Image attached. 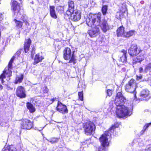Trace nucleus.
<instances>
[{"label":"nucleus","mask_w":151,"mask_h":151,"mask_svg":"<svg viewBox=\"0 0 151 151\" xmlns=\"http://www.w3.org/2000/svg\"><path fill=\"white\" fill-rule=\"evenodd\" d=\"M92 29L88 31V34L91 37H95L98 35L100 33L99 27L96 26L92 27Z\"/></svg>","instance_id":"obj_13"},{"label":"nucleus","mask_w":151,"mask_h":151,"mask_svg":"<svg viewBox=\"0 0 151 151\" xmlns=\"http://www.w3.org/2000/svg\"><path fill=\"white\" fill-rule=\"evenodd\" d=\"M145 151H151V145H148L147 146Z\"/></svg>","instance_id":"obj_39"},{"label":"nucleus","mask_w":151,"mask_h":151,"mask_svg":"<svg viewBox=\"0 0 151 151\" xmlns=\"http://www.w3.org/2000/svg\"><path fill=\"white\" fill-rule=\"evenodd\" d=\"M140 3L142 4H143L144 3V1H140Z\"/></svg>","instance_id":"obj_49"},{"label":"nucleus","mask_w":151,"mask_h":151,"mask_svg":"<svg viewBox=\"0 0 151 151\" xmlns=\"http://www.w3.org/2000/svg\"><path fill=\"white\" fill-rule=\"evenodd\" d=\"M80 12L78 10H75L71 15V19L74 21L79 20L81 19Z\"/></svg>","instance_id":"obj_15"},{"label":"nucleus","mask_w":151,"mask_h":151,"mask_svg":"<svg viewBox=\"0 0 151 151\" xmlns=\"http://www.w3.org/2000/svg\"><path fill=\"white\" fill-rule=\"evenodd\" d=\"M21 1V0H19ZM20 6L19 3L13 0H12L11 9L14 12V15L17 12L18 13L20 9Z\"/></svg>","instance_id":"obj_11"},{"label":"nucleus","mask_w":151,"mask_h":151,"mask_svg":"<svg viewBox=\"0 0 151 151\" xmlns=\"http://www.w3.org/2000/svg\"><path fill=\"white\" fill-rule=\"evenodd\" d=\"M58 140V139L54 137L52 138L50 140L47 139L48 142L52 144L57 142Z\"/></svg>","instance_id":"obj_34"},{"label":"nucleus","mask_w":151,"mask_h":151,"mask_svg":"<svg viewBox=\"0 0 151 151\" xmlns=\"http://www.w3.org/2000/svg\"><path fill=\"white\" fill-rule=\"evenodd\" d=\"M68 9L71 11H73L74 12L75 10H77L76 8L75 7L74 2L72 1H69L68 2Z\"/></svg>","instance_id":"obj_23"},{"label":"nucleus","mask_w":151,"mask_h":151,"mask_svg":"<svg viewBox=\"0 0 151 151\" xmlns=\"http://www.w3.org/2000/svg\"><path fill=\"white\" fill-rule=\"evenodd\" d=\"M26 106L27 109L29 110L30 112H33L35 111V107L30 103L27 102L26 104Z\"/></svg>","instance_id":"obj_27"},{"label":"nucleus","mask_w":151,"mask_h":151,"mask_svg":"<svg viewBox=\"0 0 151 151\" xmlns=\"http://www.w3.org/2000/svg\"><path fill=\"white\" fill-rule=\"evenodd\" d=\"M23 78L24 75L23 74H20L19 75H17L15 81V83L17 84L19 83H21Z\"/></svg>","instance_id":"obj_26"},{"label":"nucleus","mask_w":151,"mask_h":151,"mask_svg":"<svg viewBox=\"0 0 151 151\" xmlns=\"http://www.w3.org/2000/svg\"><path fill=\"white\" fill-rule=\"evenodd\" d=\"M17 148H18V149H19V148H18L17 146Z\"/></svg>","instance_id":"obj_51"},{"label":"nucleus","mask_w":151,"mask_h":151,"mask_svg":"<svg viewBox=\"0 0 151 151\" xmlns=\"http://www.w3.org/2000/svg\"><path fill=\"white\" fill-rule=\"evenodd\" d=\"M127 9L125 5L122 4L121 7L120 9L119 12L116 13V17L118 19H121L123 17L124 13L127 11Z\"/></svg>","instance_id":"obj_12"},{"label":"nucleus","mask_w":151,"mask_h":151,"mask_svg":"<svg viewBox=\"0 0 151 151\" xmlns=\"http://www.w3.org/2000/svg\"><path fill=\"white\" fill-rule=\"evenodd\" d=\"M124 28L122 26H121L119 27L117 30V35L118 37L122 36L123 35H124Z\"/></svg>","instance_id":"obj_25"},{"label":"nucleus","mask_w":151,"mask_h":151,"mask_svg":"<svg viewBox=\"0 0 151 151\" xmlns=\"http://www.w3.org/2000/svg\"><path fill=\"white\" fill-rule=\"evenodd\" d=\"M140 48L135 44L132 45L128 50L129 55L132 57L137 55L140 52Z\"/></svg>","instance_id":"obj_7"},{"label":"nucleus","mask_w":151,"mask_h":151,"mask_svg":"<svg viewBox=\"0 0 151 151\" xmlns=\"http://www.w3.org/2000/svg\"><path fill=\"white\" fill-rule=\"evenodd\" d=\"M16 93L17 96L20 98H25L26 95L24 88L22 86H19L17 88Z\"/></svg>","instance_id":"obj_8"},{"label":"nucleus","mask_w":151,"mask_h":151,"mask_svg":"<svg viewBox=\"0 0 151 151\" xmlns=\"http://www.w3.org/2000/svg\"><path fill=\"white\" fill-rule=\"evenodd\" d=\"M137 84L133 79H131L125 86V91L128 92L133 93L134 97V100H137L136 89Z\"/></svg>","instance_id":"obj_4"},{"label":"nucleus","mask_w":151,"mask_h":151,"mask_svg":"<svg viewBox=\"0 0 151 151\" xmlns=\"http://www.w3.org/2000/svg\"><path fill=\"white\" fill-rule=\"evenodd\" d=\"M63 58L65 60H68L70 58L69 63H75V57L73 53H72L71 50L69 48L66 47L63 50Z\"/></svg>","instance_id":"obj_6"},{"label":"nucleus","mask_w":151,"mask_h":151,"mask_svg":"<svg viewBox=\"0 0 151 151\" xmlns=\"http://www.w3.org/2000/svg\"><path fill=\"white\" fill-rule=\"evenodd\" d=\"M16 148L12 145L7 146L4 147L3 151H15Z\"/></svg>","instance_id":"obj_28"},{"label":"nucleus","mask_w":151,"mask_h":151,"mask_svg":"<svg viewBox=\"0 0 151 151\" xmlns=\"http://www.w3.org/2000/svg\"><path fill=\"white\" fill-rule=\"evenodd\" d=\"M73 12L74 11H72V12L70 10H69V9H68V10L66 12L65 14V17H67L68 18H71V15L73 13Z\"/></svg>","instance_id":"obj_33"},{"label":"nucleus","mask_w":151,"mask_h":151,"mask_svg":"<svg viewBox=\"0 0 151 151\" xmlns=\"http://www.w3.org/2000/svg\"><path fill=\"white\" fill-rule=\"evenodd\" d=\"M55 7L54 6H50V14L52 17L56 19L57 18V15L55 14Z\"/></svg>","instance_id":"obj_24"},{"label":"nucleus","mask_w":151,"mask_h":151,"mask_svg":"<svg viewBox=\"0 0 151 151\" xmlns=\"http://www.w3.org/2000/svg\"><path fill=\"white\" fill-rule=\"evenodd\" d=\"M83 127L85 134L89 135L92 134L96 129V126L94 123L88 121L83 124Z\"/></svg>","instance_id":"obj_5"},{"label":"nucleus","mask_w":151,"mask_h":151,"mask_svg":"<svg viewBox=\"0 0 151 151\" xmlns=\"http://www.w3.org/2000/svg\"><path fill=\"white\" fill-rule=\"evenodd\" d=\"M57 110L60 113L62 114L67 113L68 111L66 106L63 105L60 102L58 101V105L56 107Z\"/></svg>","instance_id":"obj_10"},{"label":"nucleus","mask_w":151,"mask_h":151,"mask_svg":"<svg viewBox=\"0 0 151 151\" xmlns=\"http://www.w3.org/2000/svg\"><path fill=\"white\" fill-rule=\"evenodd\" d=\"M107 10V6L106 5H104L102 6V12L103 14L104 15L106 14Z\"/></svg>","instance_id":"obj_35"},{"label":"nucleus","mask_w":151,"mask_h":151,"mask_svg":"<svg viewBox=\"0 0 151 151\" xmlns=\"http://www.w3.org/2000/svg\"><path fill=\"white\" fill-rule=\"evenodd\" d=\"M101 14H93V17H95L94 20L95 22V25L96 26L99 27L101 23Z\"/></svg>","instance_id":"obj_17"},{"label":"nucleus","mask_w":151,"mask_h":151,"mask_svg":"<svg viewBox=\"0 0 151 151\" xmlns=\"http://www.w3.org/2000/svg\"><path fill=\"white\" fill-rule=\"evenodd\" d=\"M145 58L143 55L142 54H140L138 56L137 58L134 59L132 63L133 65L137 63H140Z\"/></svg>","instance_id":"obj_21"},{"label":"nucleus","mask_w":151,"mask_h":151,"mask_svg":"<svg viewBox=\"0 0 151 151\" xmlns=\"http://www.w3.org/2000/svg\"><path fill=\"white\" fill-rule=\"evenodd\" d=\"M119 125V124L117 123H116L114 125L111 127L109 131L105 132V133L103 134L100 138V141L103 147L107 146L109 145V137L111 135V133L113 132L114 129L118 127Z\"/></svg>","instance_id":"obj_2"},{"label":"nucleus","mask_w":151,"mask_h":151,"mask_svg":"<svg viewBox=\"0 0 151 151\" xmlns=\"http://www.w3.org/2000/svg\"><path fill=\"white\" fill-rule=\"evenodd\" d=\"M25 24L27 26L29 25V23L28 22V23H25Z\"/></svg>","instance_id":"obj_50"},{"label":"nucleus","mask_w":151,"mask_h":151,"mask_svg":"<svg viewBox=\"0 0 151 151\" xmlns=\"http://www.w3.org/2000/svg\"><path fill=\"white\" fill-rule=\"evenodd\" d=\"M112 90L108 89L107 91V93L109 96H110L112 94Z\"/></svg>","instance_id":"obj_38"},{"label":"nucleus","mask_w":151,"mask_h":151,"mask_svg":"<svg viewBox=\"0 0 151 151\" xmlns=\"http://www.w3.org/2000/svg\"><path fill=\"white\" fill-rule=\"evenodd\" d=\"M135 32L134 30H131L126 32H124V36L127 37H130L134 34Z\"/></svg>","instance_id":"obj_29"},{"label":"nucleus","mask_w":151,"mask_h":151,"mask_svg":"<svg viewBox=\"0 0 151 151\" xmlns=\"http://www.w3.org/2000/svg\"><path fill=\"white\" fill-rule=\"evenodd\" d=\"M99 27H101V29L104 32H106L110 29L109 25L107 22L105 20H102L101 22Z\"/></svg>","instance_id":"obj_16"},{"label":"nucleus","mask_w":151,"mask_h":151,"mask_svg":"<svg viewBox=\"0 0 151 151\" xmlns=\"http://www.w3.org/2000/svg\"><path fill=\"white\" fill-rule=\"evenodd\" d=\"M151 63H150L147 65L146 66L144 72L145 73H147V71H150V72L151 71Z\"/></svg>","instance_id":"obj_32"},{"label":"nucleus","mask_w":151,"mask_h":151,"mask_svg":"<svg viewBox=\"0 0 151 151\" xmlns=\"http://www.w3.org/2000/svg\"><path fill=\"white\" fill-rule=\"evenodd\" d=\"M122 55L120 57L119 61L123 63H125L127 62L126 56L127 52L126 50H123L122 51Z\"/></svg>","instance_id":"obj_19"},{"label":"nucleus","mask_w":151,"mask_h":151,"mask_svg":"<svg viewBox=\"0 0 151 151\" xmlns=\"http://www.w3.org/2000/svg\"><path fill=\"white\" fill-rule=\"evenodd\" d=\"M22 50L19 49L18 50L14 55L12 57L11 60H10L7 67H6L3 71V74L1 75L0 78L1 80H2V78L5 77V73H6L7 75H8V76H10L12 71L11 70L12 68V64L15 58H18L21 53Z\"/></svg>","instance_id":"obj_3"},{"label":"nucleus","mask_w":151,"mask_h":151,"mask_svg":"<svg viewBox=\"0 0 151 151\" xmlns=\"http://www.w3.org/2000/svg\"><path fill=\"white\" fill-rule=\"evenodd\" d=\"M63 7L61 6H58L57 7V9H59L60 10H63Z\"/></svg>","instance_id":"obj_45"},{"label":"nucleus","mask_w":151,"mask_h":151,"mask_svg":"<svg viewBox=\"0 0 151 151\" xmlns=\"http://www.w3.org/2000/svg\"><path fill=\"white\" fill-rule=\"evenodd\" d=\"M22 124H21V127L23 129L28 130L30 129L33 126V122L27 119L23 120Z\"/></svg>","instance_id":"obj_9"},{"label":"nucleus","mask_w":151,"mask_h":151,"mask_svg":"<svg viewBox=\"0 0 151 151\" xmlns=\"http://www.w3.org/2000/svg\"><path fill=\"white\" fill-rule=\"evenodd\" d=\"M142 76L141 75H140L139 76H137V80H141L142 78Z\"/></svg>","instance_id":"obj_41"},{"label":"nucleus","mask_w":151,"mask_h":151,"mask_svg":"<svg viewBox=\"0 0 151 151\" xmlns=\"http://www.w3.org/2000/svg\"><path fill=\"white\" fill-rule=\"evenodd\" d=\"M3 16L2 14L0 13V20L1 21L3 19Z\"/></svg>","instance_id":"obj_46"},{"label":"nucleus","mask_w":151,"mask_h":151,"mask_svg":"<svg viewBox=\"0 0 151 151\" xmlns=\"http://www.w3.org/2000/svg\"><path fill=\"white\" fill-rule=\"evenodd\" d=\"M35 48H32V50L31 52L32 54H34L35 53Z\"/></svg>","instance_id":"obj_47"},{"label":"nucleus","mask_w":151,"mask_h":151,"mask_svg":"<svg viewBox=\"0 0 151 151\" xmlns=\"http://www.w3.org/2000/svg\"><path fill=\"white\" fill-rule=\"evenodd\" d=\"M14 21L16 23V26L17 27L19 28H20L22 27L23 22L17 20L15 19H14Z\"/></svg>","instance_id":"obj_31"},{"label":"nucleus","mask_w":151,"mask_h":151,"mask_svg":"<svg viewBox=\"0 0 151 151\" xmlns=\"http://www.w3.org/2000/svg\"><path fill=\"white\" fill-rule=\"evenodd\" d=\"M31 43V41L30 39L26 40L24 46V50L25 52H27L29 50Z\"/></svg>","instance_id":"obj_22"},{"label":"nucleus","mask_w":151,"mask_h":151,"mask_svg":"<svg viewBox=\"0 0 151 151\" xmlns=\"http://www.w3.org/2000/svg\"><path fill=\"white\" fill-rule=\"evenodd\" d=\"M149 94V91L148 90H143L140 93V99L141 100H147L146 97H148Z\"/></svg>","instance_id":"obj_18"},{"label":"nucleus","mask_w":151,"mask_h":151,"mask_svg":"<svg viewBox=\"0 0 151 151\" xmlns=\"http://www.w3.org/2000/svg\"><path fill=\"white\" fill-rule=\"evenodd\" d=\"M44 59V57L40 55L39 53L37 54L34 59V65H35L40 62H41Z\"/></svg>","instance_id":"obj_20"},{"label":"nucleus","mask_w":151,"mask_h":151,"mask_svg":"<svg viewBox=\"0 0 151 151\" xmlns=\"http://www.w3.org/2000/svg\"><path fill=\"white\" fill-rule=\"evenodd\" d=\"M20 19L22 20L23 21V22H24L25 23H28V22L26 20V19L25 17H24V16H22L20 18Z\"/></svg>","instance_id":"obj_37"},{"label":"nucleus","mask_w":151,"mask_h":151,"mask_svg":"<svg viewBox=\"0 0 151 151\" xmlns=\"http://www.w3.org/2000/svg\"><path fill=\"white\" fill-rule=\"evenodd\" d=\"M110 0H101L103 4L105 3H107L109 2Z\"/></svg>","instance_id":"obj_42"},{"label":"nucleus","mask_w":151,"mask_h":151,"mask_svg":"<svg viewBox=\"0 0 151 151\" xmlns=\"http://www.w3.org/2000/svg\"><path fill=\"white\" fill-rule=\"evenodd\" d=\"M139 72L140 73H145V72H144V70H143V69L142 67H140L139 68Z\"/></svg>","instance_id":"obj_40"},{"label":"nucleus","mask_w":151,"mask_h":151,"mask_svg":"<svg viewBox=\"0 0 151 151\" xmlns=\"http://www.w3.org/2000/svg\"><path fill=\"white\" fill-rule=\"evenodd\" d=\"M57 99L56 97L53 98L52 99H50V104L52 103L54 101L56 100Z\"/></svg>","instance_id":"obj_43"},{"label":"nucleus","mask_w":151,"mask_h":151,"mask_svg":"<svg viewBox=\"0 0 151 151\" xmlns=\"http://www.w3.org/2000/svg\"><path fill=\"white\" fill-rule=\"evenodd\" d=\"M48 89L47 88V87H45V89L43 91V92L44 93H47L48 92Z\"/></svg>","instance_id":"obj_44"},{"label":"nucleus","mask_w":151,"mask_h":151,"mask_svg":"<svg viewBox=\"0 0 151 151\" xmlns=\"http://www.w3.org/2000/svg\"><path fill=\"white\" fill-rule=\"evenodd\" d=\"M79 99L81 101L83 100V95L82 92H79L78 93Z\"/></svg>","instance_id":"obj_36"},{"label":"nucleus","mask_w":151,"mask_h":151,"mask_svg":"<svg viewBox=\"0 0 151 151\" xmlns=\"http://www.w3.org/2000/svg\"><path fill=\"white\" fill-rule=\"evenodd\" d=\"M95 17H93V14H89L88 17L86 18V22L87 24L90 27H95V22L94 20L95 19Z\"/></svg>","instance_id":"obj_14"},{"label":"nucleus","mask_w":151,"mask_h":151,"mask_svg":"<svg viewBox=\"0 0 151 151\" xmlns=\"http://www.w3.org/2000/svg\"><path fill=\"white\" fill-rule=\"evenodd\" d=\"M7 89L8 90H12L13 88H11L9 86H7Z\"/></svg>","instance_id":"obj_48"},{"label":"nucleus","mask_w":151,"mask_h":151,"mask_svg":"<svg viewBox=\"0 0 151 151\" xmlns=\"http://www.w3.org/2000/svg\"><path fill=\"white\" fill-rule=\"evenodd\" d=\"M126 99L122 92H119L117 94L114 103L117 107L116 111V114L119 118L129 116L132 114V107L129 108L123 105L126 102Z\"/></svg>","instance_id":"obj_1"},{"label":"nucleus","mask_w":151,"mask_h":151,"mask_svg":"<svg viewBox=\"0 0 151 151\" xmlns=\"http://www.w3.org/2000/svg\"><path fill=\"white\" fill-rule=\"evenodd\" d=\"M151 125V122L146 124L143 127V129L141 131L140 133L141 134H142L144 132L146 131L147 129Z\"/></svg>","instance_id":"obj_30"}]
</instances>
